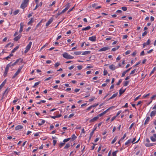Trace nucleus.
I'll return each instance as SVG.
<instances>
[{
	"instance_id": "obj_43",
	"label": "nucleus",
	"mask_w": 156,
	"mask_h": 156,
	"mask_svg": "<svg viewBox=\"0 0 156 156\" xmlns=\"http://www.w3.org/2000/svg\"><path fill=\"white\" fill-rule=\"evenodd\" d=\"M136 71V69H134L133 70H132L130 73V75L133 74H134Z\"/></svg>"
},
{
	"instance_id": "obj_5",
	"label": "nucleus",
	"mask_w": 156,
	"mask_h": 156,
	"mask_svg": "<svg viewBox=\"0 0 156 156\" xmlns=\"http://www.w3.org/2000/svg\"><path fill=\"white\" fill-rule=\"evenodd\" d=\"M110 49V48L109 47H104L102 48H101L100 49L98 50L99 52H101L102 51H107L109 50Z\"/></svg>"
},
{
	"instance_id": "obj_37",
	"label": "nucleus",
	"mask_w": 156,
	"mask_h": 156,
	"mask_svg": "<svg viewBox=\"0 0 156 156\" xmlns=\"http://www.w3.org/2000/svg\"><path fill=\"white\" fill-rule=\"evenodd\" d=\"M150 95V93H148L147 94H144L143 96V98H147V97L148 96H149Z\"/></svg>"
},
{
	"instance_id": "obj_64",
	"label": "nucleus",
	"mask_w": 156,
	"mask_h": 156,
	"mask_svg": "<svg viewBox=\"0 0 156 156\" xmlns=\"http://www.w3.org/2000/svg\"><path fill=\"white\" fill-rule=\"evenodd\" d=\"M74 114L72 113L70 114L69 116V118H70L74 115Z\"/></svg>"
},
{
	"instance_id": "obj_44",
	"label": "nucleus",
	"mask_w": 156,
	"mask_h": 156,
	"mask_svg": "<svg viewBox=\"0 0 156 156\" xmlns=\"http://www.w3.org/2000/svg\"><path fill=\"white\" fill-rule=\"evenodd\" d=\"M122 9L124 11H126L127 8L126 7H122Z\"/></svg>"
},
{
	"instance_id": "obj_36",
	"label": "nucleus",
	"mask_w": 156,
	"mask_h": 156,
	"mask_svg": "<svg viewBox=\"0 0 156 156\" xmlns=\"http://www.w3.org/2000/svg\"><path fill=\"white\" fill-rule=\"evenodd\" d=\"M126 133L120 139V141H122L126 136Z\"/></svg>"
},
{
	"instance_id": "obj_39",
	"label": "nucleus",
	"mask_w": 156,
	"mask_h": 156,
	"mask_svg": "<svg viewBox=\"0 0 156 156\" xmlns=\"http://www.w3.org/2000/svg\"><path fill=\"white\" fill-rule=\"evenodd\" d=\"M118 151H115L113 152L112 153V156H116V154Z\"/></svg>"
},
{
	"instance_id": "obj_19",
	"label": "nucleus",
	"mask_w": 156,
	"mask_h": 156,
	"mask_svg": "<svg viewBox=\"0 0 156 156\" xmlns=\"http://www.w3.org/2000/svg\"><path fill=\"white\" fill-rule=\"evenodd\" d=\"M34 22V18H31L30 20L28 23L27 24L28 25H31Z\"/></svg>"
},
{
	"instance_id": "obj_20",
	"label": "nucleus",
	"mask_w": 156,
	"mask_h": 156,
	"mask_svg": "<svg viewBox=\"0 0 156 156\" xmlns=\"http://www.w3.org/2000/svg\"><path fill=\"white\" fill-rule=\"evenodd\" d=\"M131 139H130L128 140L125 143V145H129L130 143L131 142Z\"/></svg>"
},
{
	"instance_id": "obj_4",
	"label": "nucleus",
	"mask_w": 156,
	"mask_h": 156,
	"mask_svg": "<svg viewBox=\"0 0 156 156\" xmlns=\"http://www.w3.org/2000/svg\"><path fill=\"white\" fill-rule=\"evenodd\" d=\"M32 44V42L30 41L29 42V44L27 45L26 48V49L24 51V52L25 53H27L29 50L31 48Z\"/></svg>"
},
{
	"instance_id": "obj_61",
	"label": "nucleus",
	"mask_w": 156,
	"mask_h": 156,
	"mask_svg": "<svg viewBox=\"0 0 156 156\" xmlns=\"http://www.w3.org/2000/svg\"><path fill=\"white\" fill-rule=\"evenodd\" d=\"M94 132V131H92V132L90 133V136H92V135H93Z\"/></svg>"
},
{
	"instance_id": "obj_30",
	"label": "nucleus",
	"mask_w": 156,
	"mask_h": 156,
	"mask_svg": "<svg viewBox=\"0 0 156 156\" xmlns=\"http://www.w3.org/2000/svg\"><path fill=\"white\" fill-rule=\"evenodd\" d=\"M150 139L153 142H155L156 141V139L154 136H151Z\"/></svg>"
},
{
	"instance_id": "obj_14",
	"label": "nucleus",
	"mask_w": 156,
	"mask_h": 156,
	"mask_svg": "<svg viewBox=\"0 0 156 156\" xmlns=\"http://www.w3.org/2000/svg\"><path fill=\"white\" fill-rule=\"evenodd\" d=\"M156 114V110L152 111L150 114V116L151 117L154 116Z\"/></svg>"
},
{
	"instance_id": "obj_3",
	"label": "nucleus",
	"mask_w": 156,
	"mask_h": 156,
	"mask_svg": "<svg viewBox=\"0 0 156 156\" xmlns=\"http://www.w3.org/2000/svg\"><path fill=\"white\" fill-rule=\"evenodd\" d=\"M63 57L67 59H73L74 57L70 55L67 52H65L62 55Z\"/></svg>"
},
{
	"instance_id": "obj_22",
	"label": "nucleus",
	"mask_w": 156,
	"mask_h": 156,
	"mask_svg": "<svg viewBox=\"0 0 156 156\" xmlns=\"http://www.w3.org/2000/svg\"><path fill=\"white\" fill-rule=\"evenodd\" d=\"M6 83V80H5L0 85V90H1L5 85Z\"/></svg>"
},
{
	"instance_id": "obj_9",
	"label": "nucleus",
	"mask_w": 156,
	"mask_h": 156,
	"mask_svg": "<svg viewBox=\"0 0 156 156\" xmlns=\"http://www.w3.org/2000/svg\"><path fill=\"white\" fill-rule=\"evenodd\" d=\"M53 21L52 18H51L46 24V26L48 27L50 24Z\"/></svg>"
},
{
	"instance_id": "obj_54",
	"label": "nucleus",
	"mask_w": 156,
	"mask_h": 156,
	"mask_svg": "<svg viewBox=\"0 0 156 156\" xmlns=\"http://www.w3.org/2000/svg\"><path fill=\"white\" fill-rule=\"evenodd\" d=\"M108 72L106 70H104V75H106L107 74Z\"/></svg>"
},
{
	"instance_id": "obj_52",
	"label": "nucleus",
	"mask_w": 156,
	"mask_h": 156,
	"mask_svg": "<svg viewBox=\"0 0 156 156\" xmlns=\"http://www.w3.org/2000/svg\"><path fill=\"white\" fill-rule=\"evenodd\" d=\"M128 37V36L127 35H123V36L122 38L123 39H126Z\"/></svg>"
},
{
	"instance_id": "obj_46",
	"label": "nucleus",
	"mask_w": 156,
	"mask_h": 156,
	"mask_svg": "<svg viewBox=\"0 0 156 156\" xmlns=\"http://www.w3.org/2000/svg\"><path fill=\"white\" fill-rule=\"evenodd\" d=\"M60 65V64L59 62H56L55 64V66L56 67H57L58 66H59Z\"/></svg>"
},
{
	"instance_id": "obj_7",
	"label": "nucleus",
	"mask_w": 156,
	"mask_h": 156,
	"mask_svg": "<svg viewBox=\"0 0 156 156\" xmlns=\"http://www.w3.org/2000/svg\"><path fill=\"white\" fill-rule=\"evenodd\" d=\"M96 37L95 36H93L89 38V40L92 41H95L96 40Z\"/></svg>"
},
{
	"instance_id": "obj_24",
	"label": "nucleus",
	"mask_w": 156,
	"mask_h": 156,
	"mask_svg": "<svg viewBox=\"0 0 156 156\" xmlns=\"http://www.w3.org/2000/svg\"><path fill=\"white\" fill-rule=\"evenodd\" d=\"M90 51H85L83 52L82 53V55H84L89 54H90Z\"/></svg>"
},
{
	"instance_id": "obj_31",
	"label": "nucleus",
	"mask_w": 156,
	"mask_h": 156,
	"mask_svg": "<svg viewBox=\"0 0 156 156\" xmlns=\"http://www.w3.org/2000/svg\"><path fill=\"white\" fill-rule=\"evenodd\" d=\"M70 146V144L69 143H67L66 144V146L64 147V148L65 149H67L69 148Z\"/></svg>"
},
{
	"instance_id": "obj_11",
	"label": "nucleus",
	"mask_w": 156,
	"mask_h": 156,
	"mask_svg": "<svg viewBox=\"0 0 156 156\" xmlns=\"http://www.w3.org/2000/svg\"><path fill=\"white\" fill-rule=\"evenodd\" d=\"M109 68L111 70H114L116 68V67L114 65L112 64L109 66Z\"/></svg>"
},
{
	"instance_id": "obj_56",
	"label": "nucleus",
	"mask_w": 156,
	"mask_h": 156,
	"mask_svg": "<svg viewBox=\"0 0 156 156\" xmlns=\"http://www.w3.org/2000/svg\"><path fill=\"white\" fill-rule=\"evenodd\" d=\"M57 140H53V144L54 146L55 145V144L56 143Z\"/></svg>"
},
{
	"instance_id": "obj_63",
	"label": "nucleus",
	"mask_w": 156,
	"mask_h": 156,
	"mask_svg": "<svg viewBox=\"0 0 156 156\" xmlns=\"http://www.w3.org/2000/svg\"><path fill=\"white\" fill-rule=\"evenodd\" d=\"M144 51H142L141 53H140V55L141 56H143V55H144Z\"/></svg>"
},
{
	"instance_id": "obj_33",
	"label": "nucleus",
	"mask_w": 156,
	"mask_h": 156,
	"mask_svg": "<svg viewBox=\"0 0 156 156\" xmlns=\"http://www.w3.org/2000/svg\"><path fill=\"white\" fill-rule=\"evenodd\" d=\"M123 83H124V85H123L124 86H126L128 85V84L129 83V81H124L123 82Z\"/></svg>"
},
{
	"instance_id": "obj_42",
	"label": "nucleus",
	"mask_w": 156,
	"mask_h": 156,
	"mask_svg": "<svg viewBox=\"0 0 156 156\" xmlns=\"http://www.w3.org/2000/svg\"><path fill=\"white\" fill-rule=\"evenodd\" d=\"M122 79L119 80V81L117 83V85H120V83L122 82Z\"/></svg>"
},
{
	"instance_id": "obj_17",
	"label": "nucleus",
	"mask_w": 156,
	"mask_h": 156,
	"mask_svg": "<svg viewBox=\"0 0 156 156\" xmlns=\"http://www.w3.org/2000/svg\"><path fill=\"white\" fill-rule=\"evenodd\" d=\"M11 66L10 63H9L8 64L5 68V71L8 72V70H9V68Z\"/></svg>"
},
{
	"instance_id": "obj_40",
	"label": "nucleus",
	"mask_w": 156,
	"mask_h": 156,
	"mask_svg": "<svg viewBox=\"0 0 156 156\" xmlns=\"http://www.w3.org/2000/svg\"><path fill=\"white\" fill-rule=\"evenodd\" d=\"M66 8H65L67 10L70 7V5L69 3L67 4L66 5Z\"/></svg>"
},
{
	"instance_id": "obj_32",
	"label": "nucleus",
	"mask_w": 156,
	"mask_h": 156,
	"mask_svg": "<svg viewBox=\"0 0 156 156\" xmlns=\"http://www.w3.org/2000/svg\"><path fill=\"white\" fill-rule=\"evenodd\" d=\"M45 122L44 120H41V122H38V125L40 126L42 125Z\"/></svg>"
},
{
	"instance_id": "obj_49",
	"label": "nucleus",
	"mask_w": 156,
	"mask_h": 156,
	"mask_svg": "<svg viewBox=\"0 0 156 156\" xmlns=\"http://www.w3.org/2000/svg\"><path fill=\"white\" fill-rule=\"evenodd\" d=\"M156 97V94L154 95L151 98V99H152V100H153V99H155Z\"/></svg>"
},
{
	"instance_id": "obj_53",
	"label": "nucleus",
	"mask_w": 156,
	"mask_h": 156,
	"mask_svg": "<svg viewBox=\"0 0 156 156\" xmlns=\"http://www.w3.org/2000/svg\"><path fill=\"white\" fill-rule=\"evenodd\" d=\"M130 52L131 51L130 50H128L126 52L125 54L126 55H128L130 53Z\"/></svg>"
},
{
	"instance_id": "obj_25",
	"label": "nucleus",
	"mask_w": 156,
	"mask_h": 156,
	"mask_svg": "<svg viewBox=\"0 0 156 156\" xmlns=\"http://www.w3.org/2000/svg\"><path fill=\"white\" fill-rule=\"evenodd\" d=\"M150 119V118L149 117H147L145 120V122H144V124H146L148 123V122L149 121Z\"/></svg>"
},
{
	"instance_id": "obj_60",
	"label": "nucleus",
	"mask_w": 156,
	"mask_h": 156,
	"mask_svg": "<svg viewBox=\"0 0 156 156\" xmlns=\"http://www.w3.org/2000/svg\"><path fill=\"white\" fill-rule=\"evenodd\" d=\"M95 99V97H94L92 98H91L89 100V101L90 102L92 101H93Z\"/></svg>"
},
{
	"instance_id": "obj_38",
	"label": "nucleus",
	"mask_w": 156,
	"mask_h": 156,
	"mask_svg": "<svg viewBox=\"0 0 156 156\" xmlns=\"http://www.w3.org/2000/svg\"><path fill=\"white\" fill-rule=\"evenodd\" d=\"M19 12V10L18 9H17L15 11H14L13 12V14L14 15H17Z\"/></svg>"
},
{
	"instance_id": "obj_45",
	"label": "nucleus",
	"mask_w": 156,
	"mask_h": 156,
	"mask_svg": "<svg viewBox=\"0 0 156 156\" xmlns=\"http://www.w3.org/2000/svg\"><path fill=\"white\" fill-rule=\"evenodd\" d=\"M77 67L79 70H80L81 69L83 68V66H77Z\"/></svg>"
},
{
	"instance_id": "obj_18",
	"label": "nucleus",
	"mask_w": 156,
	"mask_h": 156,
	"mask_svg": "<svg viewBox=\"0 0 156 156\" xmlns=\"http://www.w3.org/2000/svg\"><path fill=\"white\" fill-rule=\"evenodd\" d=\"M91 27L90 26H87V27L83 28L82 29V31H86L88 30H89L90 29Z\"/></svg>"
},
{
	"instance_id": "obj_50",
	"label": "nucleus",
	"mask_w": 156,
	"mask_h": 156,
	"mask_svg": "<svg viewBox=\"0 0 156 156\" xmlns=\"http://www.w3.org/2000/svg\"><path fill=\"white\" fill-rule=\"evenodd\" d=\"M96 5L97 4L95 3L93 4L92 5V7L94 8H95V9L97 7Z\"/></svg>"
},
{
	"instance_id": "obj_62",
	"label": "nucleus",
	"mask_w": 156,
	"mask_h": 156,
	"mask_svg": "<svg viewBox=\"0 0 156 156\" xmlns=\"http://www.w3.org/2000/svg\"><path fill=\"white\" fill-rule=\"evenodd\" d=\"M51 61L50 60H48L46 61V62L47 64H49L51 63Z\"/></svg>"
},
{
	"instance_id": "obj_8",
	"label": "nucleus",
	"mask_w": 156,
	"mask_h": 156,
	"mask_svg": "<svg viewBox=\"0 0 156 156\" xmlns=\"http://www.w3.org/2000/svg\"><path fill=\"white\" fill-rule=\"evenodd\" d=\"M98 119V116H97L96 117H95L94 118H93V119L90 120L89 121V122L90 123L94 122L96 121Z\"/></svg>"
},
{
	"instance_id": "obj_59",
	"label": "nucleus",
	"mask_w": 156,
	"mask_h": 156,
	"mask_svg": "<svg viewBox=\"0 0 156 156\" xmlns=\"http://www.w3.org/2000/svg\"><path fill=\"white\" fill-rule=\"evenodd\" d=\"M140 95H139V96H138V97H136V98H135V99H134V101H137V100H138L139 98L140 97Z\"/></svg>"
},
{
	"instance_id": "obj_51",
	"label": "nucleus",
	"mask_w": 156,
	"mask_h": 156,
	"mask_svg": "<svg viewBox=\"0 0 156 156\" xmlns=\"http://www.w3.org/2000/svg\"><path fill=\"white\" fill-rule=\"evenodd\" d=\"M147 34V32L146 31H144L142 34V36H144Z\"/></svg>"
},
{
	"instance_id": "obj_26",
	"label": "nucleus",
	"mask_w": 156,
	"mask_h": 156,
	"mask_svg": "<svg viewBox=\"0 0 156 156\" xmlns=\"http://www.w3.org/2000/svg\"><path fill=\"white\" fill-rule=\"evenodd\" d=\"M153 144L149 143H147L145 144V146L147 147L152 146H153Z\"/></svg>"
},
{
	"instance_id": "obj_13",
	"label": "nucleus",
	"mask_w": 156,
	"mask_h": 156,
	"mask_svg": "<svg viewBox=\"0 0 156 156\" xmlns=\"http://www.w3.org/2000/svg\"><path fill=\"white\" fill-rule=\"evenodd\" d=\"M20 30L19 32L20 33H21L22 32L23 30V29L24 26L23 23H20Z\"/></svg>"
},
{
	"instance_id": "obj_55",
	"label": "nucleus",
	"mask_w": 156,
	"mask_h": 156,
	"mask_svg": "<svg viewBox=\"0 0 156 156\" xmlns=\"http://www.w3.org/2000/svg\"><path fill=\"white\" fill-rule=\"evenodd\" d=\"M134 123H133L130 125V127H129V129H131L132 127L134 126Z\"/></svg>"
},
{
	"instance_id": "obj_29",
	"label": "nucleus",
	"mask_w": 156,
	"mask_h": 156,
	"mask_svg": "<svg viewBox=\"0 0 156 156\" xmlns=\"http://www.w3.org/2000/svg\"><path fill=\"white\" fill-rule=\"evenodd\" d=\"M19 48V46H18L15 47L12 51V53H14Z\"/></svg>"
},
{
	"instance_id": "obj_21",
	"label": "nucleus",
	"mask_w": 156,
	"mask_h": 156,
	"mask_svg": "<svg viewBox=\"0 0 156 156\" xmlns=\"http://www.w3.org/2000/svg\"><path fill=\"white\" fill-rule=\"evenodd\" d=\"M118 94V93H116L114 94L110 98H109L108 100H110L114 98L117 96Z\"/></svg>"
},
{
	"instance_id": "obj_15",
	"label": "nucleus",
	"mask_w": 156,
	"mask_h": 156,
	"mask_svg": "<svg viewBox=\"0 0 156 156\" xmlns=\"http://www.w3.org/2000/svg\"><path fill=\"white\" fill-rule=\"evenodd\" d=\"M70 138H71V141H73L77 138V136H76L74 134H73L72 136L71 137H70Z\"/></svg>"
},
{
	"instance_id": "obj_28",
	"label": "nucleus",
	"mask_w": 156,
	"mask_h": 156,
	"mask_svg": "<svg viewBox=\"0 0 156 156\" xmlns=\"http://www.w3.org/2000/svg\"><path fill=\"white\" fill-rule=\"evenodd\" d=\"M125 90L126 89L123 90L122 88H121L119 91V93L120 95H121L122 93H123L125 91Z\"/></svg>"
},
{
	"instance_id": "obj_12",
	"label": "nucleus",
	"mask_w": 156,
	"mask_h": 156,
	"mask_svg": "<svg viewBox=\"0 0 156 156\" xmlns=\"http://www.w3.org/2000/svg\"><path fill=\"white\" fill-rule=\"evenodd\" d=\"M23 127V126L21 125H18L16 126L15 128L16 130H18L22 129Z\"/></svg>"
},
{
	"instance_id": "obj_57",
	"label": "nucleus",
	"mask_w": 156,
	"mask_h": 156,
	"mask_svg": "<svg viewBox=\"0 0 156 156\" xmlns=\"http://www.w3.org/2000/svg\"><path fill=\"white\" fill-rule=\"evenodd\" d=\"M33 14V12H31V13L29 14L28 15V17L29 18L31 16H32Z\"/></svg>"
},
{
	"instance_id": "obj_2",
	"label": "nucleus",
	"mask_w": 156,
	"mask_h": 156,
	"mask_svg": "<svg viewBox=\"0 0 156 156\" xmlns=\"http://www.w3.org/2000/svg\"><path fill=\"white\" fill-rule=\"evenodd\" d=\"M23 67V66H22L19 67L16 72L12 76V79H14L20 73L21 71V70Z\"/></svg>"
},
{
	"instance_id": "obj_1",
	"label": "nucleus",
	"mask_w": 156,
	"mask_h": 156,
	"mask_svg": "<svg viewBox=\"0 0 156 156\" xmlns=\"http://www.w3.org/2000/svg\"><path fill=\"white\" fill-rule=\"evenodd\" d=\"M30 0H23L20 5V8L24 9L27 7Z\"/></svg>"
},
{
	"instance_id": "obj_23",
	"label": "nucleus",
	"mask_w": 156,
	"mask_h": 156,
	"mask_svg": "<svg viewBox=\"0 0 156 156\" xmlns=\"http://www.w3.org/2000/svg\"><path fill=\"white\" fill-rule=\"evenodd\" d=\"M156 70V67H154L153 69L151 71V73H150L149 75L150 76H151V75L153 74L155 71Z\"/></svg>"
},
{
	"instance_id": "obj_35",
	"label": "nucleus",
	"mask_w": 156,
	"mask_h": 156,
	"mask_svg": "<svg viewBox=\"0 0 156 156\" xmlns=\"http://www.w3.org/2000/svg\"><path fill=\"white\" fill-rule=\"evenodd\" d=\"M71 140V138H67V139H64V140H63V142L65 143L66 142L68 141L69 140Z\"/></svg>"
},
{
	"instance_id": "obj_34",
	"label": "nucleus",
	"mask_w": 156,
	"mask_h": 156,
	"mask_svg": "<svg viewBox=\"0 0 156 156\" xmlns=\"http://www.w3.org/2000/svg\"><path fill=\"white\" fill-rule=\"evenodd\" d=\"M81 53H82V52L80 51H75L74 52V54H75V55H80Z\"/></svg>"
},
{
	"instance_id": "obj_6",
	"label": "nucleus",
	"mask_w": 156,
	"mask_h": 156,
	"mask_svg": "<svg viewBox=\"0 0 156 156\" xmlns=\"http://www.w3.org/2000/svg\"><path fill=\"white\" fill-rule=\"evenodd\" d=\"M23 60L20 58L17 59L14 63L11 64V63H10L11 66H13L16 65V64L18 63L20 61V62H22Z\"/></svg>"
},
{
	"instance_id": "obj_16",
	"label": "nucleus",
	"mask_w": 156,
	"mask_h": 156,
	"mask_svg": "<svg viewBox=\"0 0 156 156\" xmlns=\"http://www.w3.org/2000/svg\"><path fill=\"white\" fill-rule=\"evenodd\" d=\"M21 35H19L18 36L16 37L14 39L15 41H18L21 37Z\"/></svg>"
},
{
	"instance_id": "obj_58",
	"label": "nucleus",
	"mask_w": 156,
	"mask_h": 156,
	"mask_svg": "<svg viewBox=\"0 0 156 156\" xmlns=\"http://www.w3.org/2000/svg\"><path fill=\"white\" fill-rule=\"evenodd\" d=\"M98 104H99L98 103L95 104L94 105H91V106L92 107V108H94V107H96L98 105Z\"/></svg>"
},
{
	"instance_id": "obj_27",
	"label": "nucleus",
	"mask_w": 156,
	"mask_h": 156,
	"mask_svg": "<svg viewBox=\"0 0 156 156\" xmlns=\"http://www.w3.org/2000/svg\"><path fill=\"white\" fill-rule=\"evenodd\" d=\"M118 139V136H116L113 139V140H112L111 142V144H113Z\"/></svg>"
},
{
	"instance_id": "obj_47",
	"label": "nucleus",
	"mask_w": 156,
	"mask_h": 156,
	"mask_svg": "<svg viewBox=\"0 0 156 156\" xmlns=\"http://www.w3.org/2000/svg\"><path fill=\"white\" fill-rule=\"evenodd\" d=\"M41 133L40 132L36 133L34 134V136H38L39 135V134Z\"/></svg>"
},
{
	"instance_id": "obj_10",
	"label": "nucleus",
	"mask_w": 156,
	"mask_h": 156,
	"mask_svg": "<svg viewBox=\"0 0 156 156\" xmlns=\"http://www.w3.org/2000/svg\"><path fill=\"white\" fill-rule=\"evenodd\" d=\"M151 41L150 39H148L146 42L144 43L143 44V48H144L146 45H148L150 44Z\"/></svg>"
},
{
	"instance_id": "obj_41",
	"label": "nucleus",
	"mask_w": 156,
	"mask_h": 156,
	"mask_svg": "<svg viewBox=\"0 0 156 156\" xmlns=\"http://www.w3.org/2000/svg\"><path fill=\"white\" fill-rule=\"evenodd\" d=\"M65 144V143L64 142L63 143L61 142L59 144V147H60V148H61Z\"/></svg>"
},
{
	"instance_id": "obj_48",
	"label": "nucleus",
	"mask_w": 156,
	"mask_h": 156,
	"mask_svg": "<svg viewBox=\"0 0 156 156\" xmlns=\"http://www.w3.org/2000/svg\"><path fill=\"white\" fill-rule=\"evenodd\" d=\"M122 112V111L121 110H120L119 111H118L117 112V113L116 115L115 116H116V117L118 116L120 114V113Z\"/></svg>"
}]
</instances>
